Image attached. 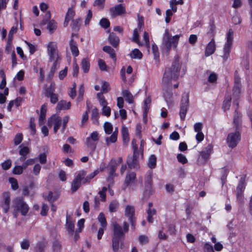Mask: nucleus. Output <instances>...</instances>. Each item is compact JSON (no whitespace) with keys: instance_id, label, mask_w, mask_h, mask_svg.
Here are the masks:
<instances>
[{"instance_id":"nucleus-23","label":"nucleus","mask_w":252,"mask_h":252,"mask_svg":"<svg viewBox=\"0 0 252 252\" xmlns=\"http://www.w3.org/2000/svg\"><path fill=\"white\" fill-rule=\"evenodd\" d=\"M108 40L114 47H117L119 44V38L114 33H111L109 34Z\"/></svg>"},{"instance_id":"nucleus-14","label":"nucleus","mask_w":252,"mask_h":252,"mask_svg":"<svg viewBox=\"0 0 252 252\" xmlns=\"http://www.w3.org/2000/svg\"><path fill=\"white\" fill-rule=\"evenodd\" d=\"M213 147L212 145L209 144L206 147L204 148L200 153V155L205 161H206L209 158L210 155L213 153Z\"/></svg>"},{"instance_id":"nucleus-26","label":"nucleus","mask_w":252,"mask_h":252,"mask_svg":"<svg viewBox=\"0 0 252 252\" xmlns=\"http://www.w3.org/2000/svg\"><path fill=\"white\" fill-rule=\"evenodd\" d=\"M81 68L85 73H87L90 70V61L88 58H83L81 62Z\"/></svg>"},{"instance_id":"nucleus-36","label":"nucleus","mask_w":252,"mask_h":252,"mask_svg":"<svg viewBox=\"0 0 252 252\" xmlns=\"http://www.w3.org/2000/svg\"><path fill=\"white\" fill-rule=\"evenodd\" d=\"M157 158L154 155H151L148 160V165L150 168H154L156 166Z\"/></svg>"},{"instance_id":"nucleus-29","label":"nucleus","mask_w":252,"mask_h":252,"mask_svg":"<svg viewBox=\"0 0 252 252\" xmlns=\"http://www.w3.org/2000/svg\"><path fill=\"white\" fill-rule=\"evenodd\" d=\"M130 57L132 59H141L143 56L142 53L137 49H134L129 54Z\"/></svg>"},{"instance_id":"nucleus-24","label":"nucleus","mask_w":252,"mask_h":252,"mask_svg":"<svg viewBox=\"0 0 252 252\" xmlns=\"http://www.w3.org/2000/svg\"><path fill=\"white\" fill-rule=\"evenodd\" d=\"M47 111V104H43L40 109V114L39 118V123L42 125L44 123Z\"/></svg>"},{"instance_id":"nucleus-34","label":"nucleus","mask_w":252,"mask_h":252,"mask_svg":"<svg viewBox=\"0 0 252 252\" xmlns=\"http://www.w3.org/2000/svg\"><path fill=\"white\" fill-rule=\"evenodd\" d=\"M241 92V85L240 84L237 82L236 81L235 82V85L234 86L233 89V96H235L237 97Z\"/></svg>"},{"instance_id":"nucleus-51","label":"nucleus","mask_w":252,"mask_h":252,"mask_svg":"<svg viewBox=\"0 0 252 252\" xmlns=\"http://www.w3.org/2000/svg\"><path fill=\"white\" fill-rule=\"evenodd\" d=\"M17 26L18 24L17 23L16 26H13L11 28L10 31H9L8 34V40H12L13 35L17 32Z\"/></svg>"},{"instance_id":"nucleus-53","label":"nucleus","mask_w":252,"mask_h":252,"mask_svg":"<svg viewBox=\"0 0 252 252\" xmlns=\"http://www.w3.org/2000/svg\"><path fill=\"white\" fill-rule=\"evenodd\" d=\"M204 252H215L213 246L208 243H206L203 247Z\"/></svg>"},{"instance_id":"nucleus-45","label":"nucleus","mask_w":252,"mask_h":252,"mask_svg":"<svg viewBox=\"0 0 252 252\" xmlns=\"http://www.w3.org/2000/svg\"><path fill=\"white\" fill-rule=\"evenodd\" d=\"M9 182L11 184V188L14 190H16L18 189V184L17 181L14 178H10L9 179Z\"/></svg>"},{"instance_id":"nucleus-50","label":"nucleus","mask_w":252,"mask_h":252,"mask_svg":"<svg viewBox=\"0 0 252 252\" xmlns=\"http://www.w3.org/2000/svg\"><path fill=\"white\" fill-rule=\"evenodd\" d=\"M138 241L142 245H145L149 242V238L147 236L142 235L139 236Z\"/></svg>"},{"instance_id":"nucleus-17","label":"nucleus","mask_w":252,"mask_h":252,"mask_svg":"<svg viewBox=\"0 0 252 252\" xmlns=\"http://www.w3.org/2000/svg\"><path fill=\"white\" fill-rule=\"evenodd\" d=\"M136 174L134 172L127 174L126 176L124 186L127 187L128 186H132L135 183Z\"/></svg>"},{"instance_id":"nucleus-38","label":"nucleus","mask_w":252,"mask_h":252,"mask_svg":"<svg viewBox=\"0 0 252 252\" xmlns=\"http://www.w3.org/2000/svg\"><path fill=\"white\" fill-rule=\"evenodd\" d=\"M121 239L112 238V249L114 252H118L119 249V241Z\"/></svg>"},{"instance_id":"nucleus-62","label":"nucleus","mask_w":252,"mask_h":252,"mask_svg":"<svg viewBox=\"0 0 252 252\" xmlns=\"http://www.w3.org/2000/svg\"><path fill=\"white\" fill-rule=\"evenodd\" d=\"M193 128L196 132H201L203 124L201 123H196L194 125Z\"/></svg>"},{"instance_id":"nucleus-54","label":"nucleus","mask_w":252,"mask_h":252,"mask_svg":"<svg viewBox=\"0 0 252 252\" xmlns=\"http://www.w3.org/2000/svg\"><path fill=\"white\" fill-rule=\"evenodd\" d=\"M21 149L19 151V154L22 156H26L30 152L29 149L27 147L21 146Z\"/></svg>"},{"instance_id":"nucleus-3","label":"nucleus","mask_w":252,"mask_h":252,"mask_svg":"<svg viewBox=\"0 0 252 252\" xmlns=\"http://www.w3.org/2000/svg\"><path fill=\"white\" fill-rule=\"evenodd\" d=\"M98 173L99 171L95 170L89 175L86 176V171L82 170L79 172L71 183V191L72 192L76 191L81 186V182L83 184L90 182Z\"/></svg>"},{"instance_id":"nucleus-11","label":"nucleus","mask_w":252,"mask_h":252,"mask_svg":"<svg viewBox=\"0 0 252 252\" xmlns=\"http://www.w3.org/2000/svg\"><path fill=\"white\" fill-rule=\"evenodd\" d=\"M135 210L132 206L127 205L125 207V216L129 220L131 227L133 229L135 228Z\"/></svg>"},{"instance_id":"nucleus-19","label":"nucleus","mask_w":252,"mask_h":252,"mask_svg":"<svg viewBox=\"0 0 252 252\" xmlns=\"http://www.w3.org/2000/svg\"><path fill=\"white\" fill-rule=\"evenodd\" d=\"M122 161V159L121 158L111 160L109 164L110 167L109 174L111 176H112L114 174H115L116 169L117 168L118 165L121 163Z\"/></svg>"},{"instance_id":"nucleus-55","label":"nucleus","mask_w":252,"mask_h":252,"mask_svg":"<svg viewBox=\"0 0 252 252\" xmlns=\"http://www.w3.org/2000/svg\"><path fill=\"white\" fill-rule=\"evenodd\" d=\"M24 168L23 166H16L13 170V173L14 174L20 175L22 173L23 169Z\"/></svg>"},{"instance_id":"nucleus-28","label":"nucleus","mask_w":252,"mask_h":252,"mask_svg":"<svg viewBox=\"0 0 252 252\" xmlns=\"http://www.w3.org/2000/svg\"><path fill=\"white\" fill-rule=\"evenodd\" d=\"M103 50L105 52L108 53L110 55V58H111L114 61H116V56L115 53V51L110 46H104L103 48Z\"/></svg>"},{"instance_id":"nucleus-46","label":"nucleus","mask_w":252,"mask_h":252,"mask_svg":"<svg viewBox=\"0 0 252 252\" xmlns=\"http://www.w3.org/2000/svg\"><path fill=\"white\" fill-rule=\"evenodd\" d=\"M79 67L78 65L76 59H74L73 63V72L72 75L73 76H77L79 72Z\"/></svg>"},{"instance_id":"nucleus-58","label":"nucleus","mask_w":252,"mask_h":252,"mask_svg":"<svg viewBox=\"0 0 252 252\" xmlns=\"http://www.w3.org/2000/svg\"><path fill=\"white\" fill-rule=\"evenodd\" d=\"M152 51H153V53L154 56V58L155 59H158L159 57V53H158V47L156 45L153 44L152 45Z\"/></svg>"},{"instance_id":"nucleus-25","label":"nucleus","mask_w":252,"mask_h":252,"mask_svg":"<svg viewBox=\"0 0 252 252\" xmlns=\"http://www.w3.org/2000/svg\"><path fill=\"white\" fill-rule=\"evenodd\" d=\"M142 26H143L142 22H140L137 28L135 29L133 31V32L132 40L133 41L137 43L138 44H140L139 36H138V33H139V32H140L141 28Z\"/></svg>"},{"instance_id":"nucleus-49","label":"nucleus","mask_w":252,"mask_h":252,"mask_svg":"<svg viewBox=\"0 0 252 252\" xmlns=\"http://www.w3.org/2000/svg\"><path fill=\"white\" fill-rule=\"evenodd\" d=\"M85 220L83 219L79 220L77 222L78 228L76 230V233L80 232L84 225Z\"/></svg>"},{"instance_id":"nucleus-41","label":"nucleus","mask_w":252,"mask_h":252,"mask_svg":"<svg viewBox=\"0 0 252 252\" xmlns=\"http://www.w3.org/2000/svg\"><path fill=\"white\" fill-rule=\"evenodd\" d=\"M102 107V113L103 115L108 117L111 114V108L110 107L108 106L107 105H101Z\"/></svg>"},{"instance_id":"nucleus-40","label":"nucleus","mask_w":252,"mask_h":252,"mask_svg":"<svg viewBox=\"0 0 252 252\" xmlns=\"http://www.w3.org/2000/svg\"><path fill=\"white\" fill-rule=\"evenodd\" d=\"M163 89L164 90V93L163 94V96L165 98V100L167 102L170 101L171 98H172V93L170 92L167 91V89H170L171 88H166L165 89L164 87Z\"/></svg>"},{"instance_id":"nucleus-30","label":"nucleus","mask_w":252,"mask_h":252,"mask_svg":"<svg viewBox=\"0 0 252 252\" xmlns=\"http://www.w3.org/2000/svg\"><path fill=\"white\" fill-rule=\"evenodd\" d=\"M69 45L72 55L75 57L78 56L79 55V50L76 43L73 40H71Z\"/></svg>"},{"instance_id":"nucleus-35","label":"nucleus","mask_w":252,"mask_h":252,"mask_svg":"<svg viewBox=\"0 0 252 252\" xmlns=\"http://www.w3.org/2000/svg\"><path fill=\"white\" fill-rule=\"evenodd\" d=\"M231 46V45L225 43L223 47V55L222 56L224 59L226 60L228 58L230 52Z\"/></svg>"},{"instance_id":"nucleus-16","label":"nucleus","mask_w":252,"mask_h":252,"mask_svg":"<svg viewBox=\"0 0 252 252\" xmlns=\"http://www.w3.org/2000/svg\"><path fill=\"white\" fill-rule=\"evenodd\" d=\"M151 99L150 97H147L144 101V111L143 114V121L145 123L147 122V115L150 109Z\"/></svg>"},{"instance_id":"nucleus-20","label":"nucleus","mask_w":252,"mask_h":252,"mask_svg":"<svg viewBox=\"0 0 252 252\" xmlns=\"http://www.w3.org/2000/svg\"><path fill=\"white\" fill-rule=\"evenodd\" d=\"M216 50L215 41L214 39H212L211 41L206 46L205 55L206 57L209 56L213 54Z\"/></svg>"},{"instance_id":"nucleus-57","label":"nucleus","mask_w":252,"mask_h":252,"mask_svg":"<svg viewBox=\"0 0 252 252\" xmlns=\"http://www.w3.org/2000/svg\"><path fill=\"white\" fill-rule=\"evenodd\" d=\"M177 158L178 160L182 164L186 163L188 161L186 157L181 154H178L177 156Z\"/></svg>"},{"instance_id":"nucleus-33","label":"nucleus","mask_w":252,"mask_h":252,"mask_svg":"<svg viewBox=\"0 0 252 252\" xmlns=\"http://www.w3.org/2000/svg\"><path fill=\"white\" fill-rule=\"evenodd\" d=\"M234 32L232 29H229L226 34V41L225 44L231 45L232 44L233 40Z\"/></svg>"},{"instance_id":"nucleus-21","label":"nucleus","mask_w":252,"mask_h":252,"mask_svg":"<svg viewBox=\"0 0 252 252\" xmlns=\"http://www.w3.org/2000/svg\"><path fill=\"white\" fill-rule=\"evenodd\" d=\"M75 15V11L73 7H69L68 9L67 13L65 15V20L64 21V26L66 27L70 20H72Z\"/></svg>"},{"instance_id":"nucleus-2","label":"nucleus","mask_w":252,"mask_h":252,"mask_svg":"<svg viewBox=\"0 0 252 252\" xmlns=\"http://www.w3.org/2000/svg\"><path fill=\"white\" fill-rule=\"evenodd\" d=\"M183 36L182 33L171 36L168 30L165 31L163 36L162 48V50L167 53H169L172 48L176 49L178 44L179 39Z\"/></svg>"},{"instance_id":"nucleus-4","label":"nucleus","mask_w":252,"mask_h":252,"mask_svg":"<svg viewBox=\"0 0 252 252\" xmlns=\"http://www.w3.org/2000/svg\"><path fill=\"white\" fill-rule=\"evenodd\" d=\"M47 54L50 62H53L54 65L51 68V71L56 70V66L61 60V56L58 49L57 44L53 41L48 42L46 45Z\"/></svg>"},{"instance_id":"nucleus-37","label":"nucleus","mask_w":252,"mask_h":252,"mask_svg":"<svg viewBox=\"0 0 252 252\" xmlns=\"http://www.w3.org/2000/svg\"><path fill=\"white\" fill-rule=\"evenodd\" d=\"M98 110L96 108H94L93 109L91 115V119L93 121V122L94 124H98Z\"/></svg>"},{"instance_id":"nucleus-63","label":"nucleus","mask_w":252,"mask_h":252,"mask_svg":"<svg viewBox=\"0 0 252 252\" xmlns=\"http://www.w3.org/2000/svg\"><path fill=\"white\" fill-rule=\"evenodd\" d=\"M11 166V161L10 160H7L1 163V166L3 170H7Z\"/></svg>"},{"instance_id":"nucleus-56","label":"nucleus","mask_w":252,"mask_h":252,"mask_svg":"<svg viewBox=\"0 0 252 252\" xmlns=\"http://www.w3.org/2000/svg\"><path fill=\"white\" fill-rule=\"evenodd\" d=\"M100 25L106 29L108 28L110 25L109 21L106 18H102L99 22Z\"/></svg>"},{"instance_id":"nucleus-47","label":"nucleus","mask_w":252,"mask_h":252,"mask_svg":"<svg viewBox=\"0 0 252 252\" xmlns=\"http://www.w3.org/2000/svg\"><path fill=\"white\" fill-rule=\"evenodd\" d=\"M97 97L98 99L100 105H107V102L105 99L104 96L101 93H99L97 94Z\"/></svg>"},{"instance_id":"nucleus-6","label":"nucleus","mask_w":252,"mask_h":252,"mask_svg":"<svg viewBox=\"0 0 252 252\" xmlns=\"http://www.w3.org/2000/svg\"><path fill=\"white\" fill-rule=\"evenodd\" d=\"M103 128L106 134L111 136L106 137L105 138V143L107 146H109L111 144L115 143L117 140V136L118 134V128L115 127L113 131V126L111 123L106 122L103 125Z\"/></svg>"},{"instance_id":"nucleus-43","label":"nucleus","mask_w":252,"mask_h":252,"mask_svg":"<svg viewBox=\"0 0 252 252\" xmlns=\"http://www.w3.org/2000/svg\"><path fill=\"white\" fill-rule=\"evenodd\" d=\"M189 101V94H185L182 96L181 106H186V107H188Z\"/></svg>"},{"instance_id":"nucleus-61","label":"nucleus","mask_w":252,"mask_h":252,"mask_svg":"<svg viewBox=\"0 0 252 252\" xmlns=\"http://www.w3.org/2000/svg\"><path fill=\"white\" fill-rule=\"evenodd\" d=\"M118 207V203L115 202H112L109 205V211L111 212L116 211Z\"/></svg>"},{"instance_id":"nucleus-27","label":"nucleus","mask_w":252,"mask_h":252,"mask_svg":"<svg viewBox=\"0 0 252 252\" xmlns=\"http://www.w3.org/2000/svg\"><path fill=\"white\" fill-rule=\"evenodd\" d=\"M121 132L123 139V141L125 143H127L129 139L128 128L126 127L125 125H123L122 127Z\"/></svg>"},{"instance_id":"nucleus-18","label":"nucleus","mask_w":252,"mask_h":252,"mask_svg":"<svg viewBox=\"0 0 252 252\" xmlns=\"http://www.w3.org/2000/svg\"><path fill=\"white\" fill-rule=\"evenodd\" d=\"M65 228L69 234L73 235L74 231V223L71 217L68 215L66 217Z\"/></svg>"},{"instance_id":"nucleus-64","label":"nucleus","mask_w":252,"mask_h":252,"mask_svg":"<svg viewBox=\"0 0 252 252\" xmlns=\"http://www.w3.org/2000/svg\"><path fill=\"white\" fill-rule=\"evenodd\" d=\"M24 71L21 70L17 73V74L14 77V79H17L19 81H21L24 79Z\"/></svg>"},{"instance_id":"nucleus-42","label":"nucleus","mask_w":252,"mask_h":252,"mask_svg":"<svg viewBox=\"0 0 252 252\" xmlns=\"http://www.w3.org/2000/svg\"><path fill=\"white\" fill-rule=\"evenodd\" d=\"M10 193L9 192H5L2 194V197L3 200V203L10 204Z\"/></svg>"},{"instance_id":"nucleus-9","label":"nucleus","mask_w":252,"mask_h":252,"mask_svg":"<svg viewBox=\"0 0 252 252\" xmlns=\"http://www.w3.org/2000/svg\"><path fill=\"white\" fill-rule=\"evenodd\" d=\"M241 140V134L239 131L236 130L230 132L227 137L226 142L229 147L235 148Z\"/></svg>"},{"instance_id":"nucleus-8","label":"nucleus","mask_w":252,"mask_h":252,"mask_svg":"<svg viewBox=\"0 0 252 252\" xmlns=\"http://www.w3.org/2000/svg\"><path fill=\"white\" fill-rule=\"evenodd\" d=\"M113 237L121 239L124 236L125 233L127 231L128 229V224L127 222H125L123 224V228H122V226L117 222H114L113 223Z\"/></svg>"},{"instance_id":"nucleus-39","label":"nucleus","mask_w":252,"mask_h":252,"mask_svg":"<svg viewBox=\"0 0 252 252\" xmlns=\"http://www.w3.org/2000/svg\"><path fill=\"white\" fill-rule=\"evenodd\" d=\"M97 219L98 221L100 223L101 227H106L107 223L105 217L102 213H100L99 214L97 217Z\"/></svg>"},{"instance_id":"nucleus-59","label":"nucleus","mask_w":252,"mask_h":252,"mask_svg":"<svg viewBox=\"0 0 252 252\" xmlns=\"http://www.w3.org/2000/svg\"><path fill=\"white\" fill-rule=\"evenodd\" d=\"M37 158L41 164H45L46 162V154L45 153L41 154Z\"/></svg>"},{"instance_id":"nucleus-7","label":"nucleus","mask_w":252,"mask_h":252,"mask_svg":"<svg viewBox=\"0 0 252 252\" xmlns=\"http://www.w3.org/2000/svg\"><path fill=\"white\" fill-rule=\"evenodd\" d=\"M99 139V135L98 132L96 131H94L87 137L85 144L88 148L94 152L96 148Z\"/></svg>"},{"instance_id":"nucleus-31","label":"nucleus","mask_w":252,"mask_h":252,"mask_svg":"<svg viewBox=\"0 0 252 252\" xmlns=\"http://www.w3.org/2000/svg\"><path fill=\"white\" fill-rule=\"evenodd\" d=\"M123 96L126 100L129 103H132L133 102V98L132 94L127 90L123 91L122 92Z\"/></svg>"},{"instance_id":"nucleus-12","label":"nucleus","mask_w":252,"mask_h":252,"mask_svg":"<svg viewBox=\"0 0 252 252\" xmlns=\"http://www.w3.org/2000/svg\"><path fill=\"white\" fill-rule=\"evenodd\" d=\"M61 119L58 115H53L49 120H48V126H54V131L55 133H56L58 131V129L60 127L61 125Z\"/></svg>"},{"instance_id":"nucleus-15","label":"nucleus","mask_w":252,"mask_h":252,"mask_svg":"<svg viewBox=\"0 0 252 252\" xmlns=\"http://www.w3.org/2000/svg\"><path fill=\"white\" fill-rule=\"evenodd\" d=\"M111 14L112 16L115 17L126 12L125 8L122 4H118L112 7L110 9Z\"/></svg>"},{"instance_id":"nucleus-10","label":"nucleus","mask_w":252,"mask_h":252,"mask_svg":"<svg viewBox=\"0 0 252 252\" xmlns=\"http://www.w3.org/2000/svg\"><path fill=\"white\" fill-rule=\"evenodd\" d=\"M132 148L133 150V155L132 157H129L127 159V164L130 168H136L137 166L138 160L136 158L137 152V147H136V140L133 139L132 141Z\"/></svg>"},{"instance_id":"nucleus-44","label":"nucleus","mask_w":252,"mask_h":252,"mask_svg":"<svg viewBox=\"0 0 252 252\" xmlns=\"http://www.w3.org/2000/svg\"><path fill=\"white\" fill-rule=\"evenodd\" d=\"M188 107L186 106H181L180 111V116L182 120H184L186 116Z\"/></svg>"},{"instance_id":"nucleus-5","label":"nucleus","mask_w":252,"mask_h":252,"mask_svg":"<svg viewBox=\"0 0 252 252\" xmlns=\"http://www.w3.org/2000/svg\"><path fill=\"white\" fill-rule=\"evenodd\" d=\"M12 214L15 218H17L18 214L26 216L29 211V207L22 197H17L13 200L12 206Z\"/></svg>"},{"instance_id":"nucleus-60","label":"nucleus","mask_w":252,"mask_h":252,"mask_svg":"<svg viewBox=\"0 0 252 252\" xmlns=\"http://www.w3.org/2000/svg\"><path fill=\"white\" fill-rule=\"evenodd\" d=\"M53 249L54 252H59L61 249V245L60 242L55 241L53 246Z\"/></svg>"},{"instance_id":"nucleus-1","label":"nucleus","mask_w":252,"mask_h":252,"mask_svg":"<svg viewBox=\"0 0 252 252\" xmlns=\"http://www.w3.org/2000/svg\"><path fill=\"white\" fill-rule=\"evenodd\" d=\"M181 64L179 63V59L178 56H176L175 58V61L172 65L166 68L164 73L161 85L163 87L166 88H176L178 87V83L177 82L172 85V83L175 82L179 75Z\"/></svg>"},{"instance_id":"nucleus-22","label":"nucleus","mask_w":252,"mask_h":252,"mask_svg":"<svg viewBox=\"0 0 252 252\" xmlns=\"http://www.w3.org/2000/svg\"><path fill=\"white\" fill-rule=\"evenodd\" d=\"M71 106V103L70 102H66L64 100H61L57 104L56 109L57 110L60 111L61 110L69 109Z\"/></svg>"},{"instance_id":"nucleus-32","label":"nucleus","mask_w":252,"mask_h":252,"mask_svg":"<svg viewBox=\"0 0 252 252\" xmlns=\"http://www.w3.org/2000/svg\"><path fill=\"white\" fill-rule=\"evenodd\" d=\"M57 27V23L54 20H50L47 23V29L51 32H53Z\"/></svg>"},{"instance_id":"nucleus-48","label":"nucleus","mask_w":252,"mask_h":252,"mask_svg":"<svg viewBox=\"0 0 252 252\" xmlns=\"http://www.w3.org/2000/svg\"><path fill=\"white\" fill-rule=\"evenodd\" d=\"M45 246L46 244L45 243H38L35 248V252H43Z\"/></svg>"},{"instance_id":"nucleus-13","label":"nucleus","mask_w":252,"mask_h":252,"mask_svg":"<svg viewBox=\"0 0 252 252\" xmlns=\"http://www.w3.org/2000/svg\"><path fill=\"white\" fill-rule=\"evenodd\" d=\"M245 189V184L244 180L241 179L239 181L238 186L236 188V197L237 199L239 201H242L243 200V192Z\"/></svg>"},{"instance_id":"nucleus-52","label":"nucleus","mask_w":252,"mask_h":252,"mask_svg":"<svg viewBox=\"0 0 252 252\" xmlns=\"http://www.w3.org/2000/svg\"><path fill=\"white\" fill-rule=\"evenodd\" d=\"M98 64L99 67L101 70L107 71V66L105 63L101 59H99L98 61Z\"/></svg>"}]
</instances>
